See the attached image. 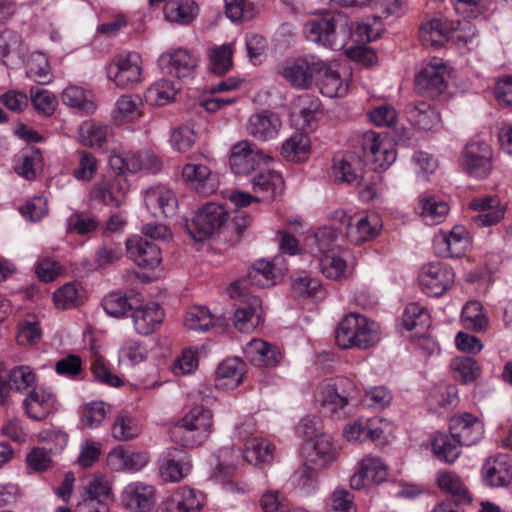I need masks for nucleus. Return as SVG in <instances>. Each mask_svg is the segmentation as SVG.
<instances>
[{
	"label": "nucleus",
	"mask_w": 512,
	"mask_h": 512,
	"mask_svg": "<svg viewBox=\"0 0 512 512\" xmlns=\"http://www.w3.org/2000/svg\"><path fill=\"white\" fill-rule=\"evenodd\" d=\"M142 107L139 95H122L116 101L113 119L118 125L134 122L142 116Z\"/></svg>",
	"instance_id": "42"
},
{
	"label": "nucleus",
	"mask_w": 512,
	"mask_h": 512,
	"mask_svg": "<svg viewBox=\"0 0 512 512\" xmlns=\"http://www.w3.org/2000/svg\"><path fill=\"white\" fill-rule=\"evenodd\" d=\"M213 428L212 412L197 405L172 428L171 437L183 447L195 448L202 445L210 436Z\"/></svg>",
	"instance_id": "3"
},
{
	"label": "nucleus",
	"mask_w": 512,
	"mask_h": 512,
	"mask_svg": "<svg viewBox=\"0 0 512 512\" xmlns=\"http://www.w3.org/2000/svg\"><path fill=\"white\" fill-rule=\"evenodd\" d=\"M128 257L138 266L154 269L162 261L161 249L148 239L134 236L126 241Z\"/></svg>",
	"instance_id": "21"
},
{
	"label": "nucleus",
	"mask_w": 512,
	"mask_h": 512,
	"mask_svg": "<svg viewBox=\"0 0 512 512\" xmlns=\"http://www.w3.org/2000/svg\"><path fill=\"white\" fill-rule=\"evenodd\" d=\"M245 364L238 358L225 359L216 370V387L234 389L243 381Z\"/></svg>",
	"instance_id": "39"
},
{
	"label": "nucleus",
	"mask_w": 512,
	"mask_h": 512,
	"mask_svg": "<svg viewBox=\"0 0 512 512\" xmlns=\"http://www.w3.org/2000/svg\"><path fill=\"white\" fill-rule=\"evenodd\" d=\"M250 182L253 193L261 201L275 199L284 189L282 176L270 169L261 170L251 178Z\"/></svg>",
	"instance_id": "31"
},
{
	"label": "nucleus",
	"mask_w": 512,
	"mask_h": 512,
	"mask_svg": "<svg viewBox=\"0 0 512 512\" xmlns=\"http://www.w3.org/2000/svg\"><path fill=\"white\" fill-rule=\"evenodd\" d=\"M27 76L41 84L45 85L51 82L52 74L47 57L42 52H33L26 61Z\"/></svg>",
	"instance_id": "49"
},
{
	"label": "nucleus",
	"mask_w": 512,
	"mask_h": 512,
	"mask_svg": "<svg viewBox=\"0 0 512 512\" xmlns=\"http://www.w3.org/2000/svg\"><path fill=\"white\" fill-rule=\"evenodd\" d=\"M319 267L322 274L328 279L339 280L346 276V261L336 254L320 256Z\"/></svg>",
	"instance_id": "59"
},
{
	"label": "nucleus",
	"mask_w": 512,
	"mask_h": 512,
	"mask_svg": "<svg viewBox=\"0 0 512 512\" xmlns=\"http://www.w3.org/2000/svg\"><path fill=\"white\" fill-rule=\"evenodd\" d=\"M24 407L29 418L37 421L46 419L58 409L56 395L44 388H35L24 400Z\"/></svg>",
	"instance_id": "25"
},
{
	"label": "nucleus",
	"mask_w": 512,
	"mask_h": 512,
	"mask_svg": "<svg viewBox=\"0 0 512 512\" xmlns=\"http://www.w3.org/2000/svg\"><path fill=\"white\" fill-rule=\"evenodd\" d=\"M462 320L466 328L482 331L488 325V319L478 301H469L462 309Z\"/></svg>",
	"instance_id": "57"
},
{
	"label": "nucleus",
	"mask_w": 512,
	"mask_h": 512,
	"mask_svg": "<svg viewBox=\"0 0 512 512\" xmlns=\"http://www.w3.org/2000/svg\"><path fill=\"white\" fill-rule=\"evenodd\" d=\"M406 114L408 120L420 130H434L441 123L439 112L426 102L409 103L406 106Z\"/></svg>",
	"instance_id": "33"
},
{
	"label": "nucleus",
	"mask_w": 512,
	"mask_h": 512,
	"mask_svg": "<svg viewBox=\"0 0 512 512\" xmlns=\"http://www.w3.org/2000/svg\"><path fill=\"white\" fill-rule=\"evenodd\" d=\"M147 356L148 349L146 344L136 339L125 340L118 353L119 363L127 367H133L144 362Z\"/></svg>",
	"instance_id": "47"
},
{
	"label": "nucleus",
	"mask_w": 512,
	"mask_h": 512,
	"mask_svg": "<svg viewBox=\"0 0 512 512\" xmlns=\"http://www.w3.org/2000/svg\"><path fill=\"white\" fill-rule=\"evenodd\" d=\"M177 89L174 84L167 79H161L151 85L146 93V100L157 106H163L174 100Z\"/></svg>",
	"instance_id": "52"
},
{
	"label": "nucleus",
	"mask_w": 512,
	"mask_h": 512,
	"mask_svg": "<svg viewBox=\"0 0 512 512\" xmlns=\"http://www.w3.org/2000/svg\"><path fill=\"white\" fill-rule=\"evenodd\" d=\"M315 399L325 414L334 419H345L358 405L360 390L349 378L335 377L318 385Z\"/></svg>",
	"instance_id": "1"
},
{
	"label": "nucleus",
	"mask_w": 512,
	"mask_h": 512,
	"mask_svg": "<svg viewBox=\"0 0 512 512\" xmlns=\"http://www.w3.org/2000/svg\"><path fill=\"white\" fill-rule=\"evenodd\" d=\"M468 248V233L463 226H454L448 234L440 232L434 237V249L440 257L460 258Z\"/></svg>",
	"instance_id": "19"
},
{
	"label": "nucleus",
	"mask_w": 512,
	"mask_h": 512,
	"mask_svg": "<svg viewBox=\"0 0 512 512\" xmlns=\"http://www.w3.org/2000/svg\"><path fill=\"white\" fill-rule=\"evenodd\" d=\"M82 289L77 283L63 285L54 292L53 299L57 308L66 310L78 306L82 298Z\"/></svg>",
	"instance_id": "56"
},
{
	"label": "nucleus",
	"mask_w": 512,
	"mask_h": 512,
	"mask_svg": "<svg viewBox=\"0 0 512 512\" xmlns=\"http://www.w3.org/2000/svg\"><path fill=\"white\" fill-rule=\"evenodd\" d=\"M232 56L231 45L223 44L212 48L209 54L212 72L219 75L228 72L233 65Z\"/></svg>",
	"instance_id": "58"
},
{
	"label": "nucleus",
	"mask_w": 512,
	"mask_h": 512,
	"mask_svg": "<svg viewBox=\"0 0 512 512\" xmlns=\"http://www.w3.org/2000/svg\"><path fill=\"white\" fill-rule=\"evenodd\" d=\"M110 166L113 170L118 171L121 175L125 173L137 172H158L162 163L159 157L150 150L139 152L122 151L113 152L109 159Z\"/></svg>",
	"instance_id": "8"
},
{
	"label": "nucleus",
	"mask_w": 512,
	"mask_h": 512,
	"mask_svg": "<svg viewBox=\"0 0 512 512\" xmlns=\"http://www.w3.org/2000/svg\"><path fill=\"white\" fill-rule=\"evenodd\" d=\"M282 126L279 116L271 111H261L250 116L247 123L248 133L261 141L275 138Z\"/></svg>",
	"instance_id": "30"
},
{
	"label": "nucleus",
	"mask_w": 512,
	"mask_h": 512,
	"mask_svg": "<svg viewBox=\"0 0 512 512\" xmlns=\"http://www.w3.org/2000/svg\"><path fill=\"white\" fill-rule=\"evenodd\" d=\"M106 74L118 88H133L142 82V59L136 52L117 55L107 65Z\"/></svg>",
	"instance_id": "6"
},
{
	"label": "nucleus",
	"mask_w": 512,
	"mask_h": 512,
	"mask_svg": "<svg viewBox=\"0 0 512 512\" xmlns=\"http://www.w3.org/2000/svg\"><path fill=\"white\" fill-rule=\"evenodd\" d=\"M305 37L318 45L339 50L350 37L351 27L345 14L325 12L304 24Z\"/></svg>",
	"instance_id": "2"
},
{
	"label": "nucleus",
	"mask_w": 512,
	"mask_h": 512,
	"mask_svg": "<svg viewBox=\"0 0 512 512\" xmlns=\"http://www.w3.org/2000/svg\"><path fill=\"white\" fill-rule=\"evenodd\" d=\"M121 505L129 512H152L155 506V488L135 481L127 484L120 495Z\"/></svg>",
	"instance_id": "15"
},
{
	"label": "nucleus",
	"mask_w": 512,
	"mask_h": 512,
	"mask_svg": "<svg viewBox=\"0 0 512 512\" xmlns=\"http://www.w3.org/2000/svg\"><path fill=\"white\" fill-rule=\"evenodd\" d=\"M30 98L34 108L43 115H52L57 107L56 97L46 89L31 88Z\"/></svg>",
	"instance_id": "64"
},
{
	"label": "nucleus",
	"mask_w": 512,
	"mask_h": 512,
	"mask_svg": "<svg viewBox=\"0 0 512 512\" xmlns=\"http://www.w3.org/2000/svg\"><path fill=\"white\" fill-rule=\"evenodd\" d=\"M382 220L377 213H359L349 218L346 235L354 244H361L375 239L381 229Z\"/></svg>",
	"instance_id": "16"
},
{
	"label": "nucleus",
	"mask_w": 512,
	"mask_h": 512,
	"mask_svg": "<svg viewBox=\"0 0 512 512\" xmlns=\"http://www.w3.org/2000/svg\"><path fill=\"white\" fill-rule=\"evenodd\" d=\"M310 151V139L302 133H295L282 146V155L287 160L302 161Z\"/></svg>",
	"instance_id": "51"
},
{
	"label": "nucleus",
	"mask_w": 512,
	"mask_h": 512,
	"mask_svg": "<svg viewBox=\"0 0 512 512\" xmlns=\"http://www.w3.org/2000/svg\"><path fill=\"white\" fill-rule=\"evenodd\" d=\"M447 76L448 69L443 60L434 57L416 74L415 84L420 91L438 96L447 87Z\"/></svg>",
	"instance_id": "13"
},
{
	"label": "nucleus",
	"mask_w": 512,
	"mask_h": 512,
	"mask_svg": "<svg viewBox=\"0 0 512 512\" xmlns=\"http://www.w3.org/2000/svg\"><path fill=\"white\" fill-rule=\"evenodd\" d=\"M436 485L444 493L452 495L458 503L470 504L472 496L461 476L450 470H439Z\"/></svg>",
	"instance_id": "34"
},
{
	"label": "nucleus",
	"mask_w": 512,
	"mask_h": 512,
	"mask_svg": "<svg viewBox=\"0 0 512 512\" xmlns=\"http://www.w3.org/2000/svg\"><path fill=\"white\" fill-rule=\"evenodd\" d=\"M227 217L224 207L216 203H207L185 220V228L191 238L203 241L219 230L227 221Z\"/></svg>",
	"instance_id": "5"
},
{
	"label": "nucleus",
	"mask_w": 512,
	"mask_h": 512,
	"mask_svg": "<svg viewBox=\"0 0 512 512\" xmlns=\"http://www.w3.org/2000/svg\"><path fill=\"white\" fill-rule=\"evenodd\" d=\"M197 14L198 5L194 0H169L164 6L165 19L171 23L188 25Z\"/></svg>",
	"instance_id": "40"
},
{
	"label": "nucleus",
	"mask_w": 512,
	"mask_h": 512,
	"mask_svg": "<svg viewBox=\"0 0 512 512\" xmlns=\"http://www.w3.org/2000/svg\"><path fill=\"white\" fill-rule=\"evenodd\" d=\"M418 280L427 295L439 297L453 286L455 272L443 262H431L421 268Z\"/></svg>",
	"instance_id": "9"
},
{
	"label": "nucleus",
	"mask_w": 512,
	"mask_h": 512,
	"mask_svg": "<svg viewBox=\"0 0 512 512\" xmlns=\"http://www.w3.org/2000/svg\"><path fill=\"white\" fill-rule=\"evenodd\" d=\"M160 69L173 77H190L197 67V59L188 50L183 48L171 49L158 58Z\"/></svg>",
	"instance_id": "17"
},
{
	"label": "nucleus",
	"mask_w": 512,
	"mask_h": 512,
	"mask_svg": "<svg viewBox=\"0 0 512 512\" xmlns=\"http://www.w3.org/2000/svg\"><path fill=\"white\" fill-rule=\"evenodd\" d=\"M77 165L73 169L72 175L78 181L89 182L98 171V160L89 151L79 150L76 153Z\"/></svg>",
	"instance_id": "55"
},
{
	"label": "nucleus",
	"mask_w": 512,
	"mask_h": 512,
	"mask_svg": "<svg viewBox=\"0 0 512 512\" xmlns=\"http://www.w3.org/2000/svg\"><path fill=\"white\" fill-rule=\"evenodd\" d=\"M184 325L189 330L205 332L213 325V315L205 306H193L184 317Z\"/></svg>",
	"instance_id": "54"
},
{
	"label": "nucleus",
	"mask_w": 512,
	"mask_h": 512,
	"mask_svg": "<svg viewBox=\"0 0 512 512\" xmlns=\"http://www.w3.org/2000/svg\"><path fill=\"white\" fill-rule=\"evenodd\" d=\"M457 26L447 18H433L420 26L419 40L426 48L439 49L457 32Z\"/></svg>",
	"instance_id": "18"
},
{
	"label": "nucleus",
	"mask_w": 512,
	"mask_h": 512,
	"mask_svg": "<svg viewBox=\"0 0 512 512\" xmlns=\"http://www.w3.org/2000/svg\"><path fill=\"white\" fill-rule=\"evenodd\" d=\"M191 465L188 461L178 458L168 452L167 456L161 460L159 467L160 475L167 482H178L190 472Z\"/></svg>",
	"instance_id": "46"
},
{
	"label": "nucleus",
	"mask_w": 512,
	"mask_h": 512,
	"mask_svg": "<svg viewBox=\"0 0 512 512\" xmlns=\"http://www.w3.org/2000/svg\"><path fill=\"white\" fill-rule=\"evenodd\" d=\"M140 434L137 421L128 413L120 412L111 426V435L117 441H130Z\"/></svg>",
	"instance_id": "50"
},
{
	"label": "nucleus",
	"mask_w": 512,
	"mask_h": 512,
	"mask_svg": "<svg viewBox=\"0 0 512 512\" xmlns=\"http://www.w3.org/2000/svg\"><path fill=\"white\" fill-rule=\"evenodd\" d=\"M182 177L193 189L203 195L212 194L218 187L217 175L203 164L188 162L183 167Z\"/></svg>",
	"instance_id": "28"
},
{
	"label": "nucleus",
	"mask_w": 512,
	"mask_h": 512,
	"mask_svg": "<svg viewBox=\"0 0 512 512\" xmlns=\"http://www.w3.org/2000/svg\"><path fill=\"white\" fill-rule=\"evenodd\" d=\"M111 129L108 125L84 122L79 129L80 142L91 148L102 147L110 136Z\"/></svg>",
	"instance_id": "48"
},
{
	"label": "nucleus",
	"mask_w": 512,
	"mask_h": 512,
	"mask_svg": "<svg viewBox=\"0 0 512 512\" xmlns=\"http://www.w3.org/2000/svg\"><path fill=\"white\" fill-rule=\"evenodd\" d=\"M448 212V204L435 196L422 197L417 207V213L429 225L441 223Z\"/></svg>",
	"instance_id": "44"
},
{
	"label": "nucleus",
	"mask_w": 512,
	"mask_h": 512,
	"mask_svg": "<svg viewBox=\"0 0 512 512\" xmlns=\"http://www.w3.org/2000/svg\"><path fill=\"white\" fill-rule=\"evenodd\" d=\"M268 161L270 157L249 141H240L232 147L230 165L235 174L250 175Z\"/></svg>",
	"instance_id": "12"
},
{
	"label": "nucleus",
	"mask_w": 512,
	"mask_h": 512,
	"mask_svg": "<svg viewBox=\"0 0 512 512\" xmlns=\"http://www.w3.org/2000/svg\"><path fill=\"white\" fill-rule=\"evenodd\" d=\"M244 447V458L252 465L267 464L274 458L275 446L262 437L247 439Z\"/></svg>",
	"instance_id": "41"
},
{
	"label": "nucleus",
	"mask_w": 512,
	"mask_h": 512,
	"mask_svg": "<svg viewBox=\"0 0 512 512\" xmlns=\"http://www.w3.org/2000/svg\"><path fill=\"white\" fill-rule=\"evenodd\" d=\"M128 190L129 185L124 176L104 178L91 186L89 200L97 204L118 208L124 203Z\"/></svg>",
	"instance_id": "10"
},
{
	"label": "nucleus",
	"mask_w": 512,
	"mask_h": 512,
	"mask_svg": "<svg viewBox=\"0 0 512 512\" xmlns=\"http://www.w3.org/2000/svg\"><path fill=\"white\" fill-rule=\"evenodd\" d=\"M149 462L148 455L144 452L125 450L117 447L108 454L109 465L117 471L138 472Z\"/></svg>",
	"instance_id": "35"
},
{
	"label": "nucleus",
	"mask_w": 512,
	"mask_h": 512,
	"mask_svg": "<svg viewBox=\"0 0 512 512\" xmlns=\"http://www.w3.org/2000/svg\"><path fill=\"white\" fill-rule=\"evenodd\" d=\"M226 16L233 22L250 21L258 14V7L251 0H224Z\"/></svg>",
	"instance_id": "53"
},
{
	"label": "nucleus",
	"mask_w": 512,
	"mask_h": 512,
	"mask_svg": "<svg viewBox=\"0 0 512 512\" xmlns=\"http://www.w3.org/2000/svg\"><path fill=\"white\" fill-rule=\"evenodd\" d=\"M202 507L201 494L188 487H179L165 502L166 512H199Z\"/></svg>",
	"instance_id": "36"
},
{
	"label": "nucleus",
	"mask_w": 512,
	"mask_h": 512,
	"mask_svg": "<svg viewBox=\"0 0 512 512\" xmlns=\"http://www.w3.org/2000/svg\"><path fill=\"white\" fill-rule=\"evenodd\" d=\"M362 159L351 152L335 155L331 167V177L335 183H353L363 175Z\"/></svg>",
	"instance_id": "27"
},
{
	"label": "nucleus",
	"mask_w": 512,
	"mask_h": 512,
	"mask_svg": "<svg viewBox=\"0 0 512 512\" xmlns=\"http://www.w3.org/2000/svg\"><path fill=\"white\" fill-rule=\"evenodd\" d=\"M267 288L275 284L274 265L270 261L258 260L248 271L247 277L237 280L229 288L231 298L248 295L247 285Z\"/></svg>",
	"instance_id": "14"
},
{
	"label": "nucleus",
	"mask_w": 512,
	"mask_h": 512,
	"mask_svg": "<svg viewBox=\"0 0 512 512\" xmlns=\"http://www.w3.org/2000/svg\"><path fill=\"white\" fill-rule=\"evenodd\" d=\"M262 301L257 296L249 298V302L238 308L234 313L235 328L244 333L253 331L262 322Z\"/></svg>",
	"instance_id": "38"
},
{
	"label": "nucleus",
	"mask_w": 512,
	"mask_h": 512,
	"mask_svg": "<svg viewBox=\"0 0 512 512\" xmlns=\"http://www.w3.org/2000/svg\"><path fill=\"white\" fill-rule=\"evenodd\" d=\"M323 65V60L310 55L287 60L278 68V74L295 88H309L316 78V71Z\"/></svg>",
	"instance_id": "7"
},
{
	"label": "nucleus",
	"mask_w": 512,
	"mask_h": 512,
	"mask_svg": "<svg viewBox=\"0 0 512 512\" xmlns=\"http://www.w3.org/2000/svg\"><path fill=\"white\" fill-rule=\"evenodd\" d=\"M450 433L462 446H471L477 443L484 431L481 420L470 414L463 413L450 419Z\"/></svg>",
	"instance_id": "24"
},
{
	"label": "nucleus",
	"mask_w": 512,
	"mask_h": 512,
	"mask_svg": "<svg viewBox=\"0 0 512 512\" xmlns=\"http://www.w3.org/2000/svg\"><path fill=\"white\" fill-rule=\"evenodd\" d=\"M85 500H95L101 506L112 495V488L108 480L102 476H93L85 487Z\"/></svg>",
	"instance_id": "60"
},
{
	"label": "nucleus",
	"mask_w": 512,
	"mask_h": 512,
	"mask_svg": "<svg viewBox=\"0 0 512 512\" xmlns=\"http://www.w3.org/2000/svg\"><path fill=\"white\" fill-rule=\"evenodd\" d=\"M62 102L82 113H92L96 109L92 94L76 85H70L63 90Z\"/></svg>",
	"instance_id": "45"
},
{
	"label": "nucleus",
	"mask_w": 512,
	"mask_h": 512,
	"mask_svg": "<svg viewBox=\"0 0 512 512\" xmlns=\"http://www.w3.org/2000/svg\"><path fill=\"white\" fill-rule=\"evenodd\" d=\"M492 152L485 142H471L464 151V167L473 177L485 178L492 169Z\"/></svg>",
	"instance_id": "22"
},
{
	"label": "nucleus",
	"mask_w": 512,
	"mask_h": 512,
	"mask_svg": "<svg viewBox=\"0 0 512 512\" xmlns=\"http://www.w3.org/2000/svg\"><path fill=\"white\" fill-rule=\"evenodd\" d=\"M244 354L248 361L259 367H274L281 357L276 346L261 339H252L248 342Z\"/></svg>",
	"instance_id": "32"
},
{
	"label": "nucleus",
	"mask_w": 512,
	"mask_h": 512,
	"mask_svg": "<svg viewBox=\"0 0 512 512\" xmlns=\"http://www.w3.org/2000/svg\"><path fill=\"white\" fill-rule=\"evenodd\" d=\"M132 321L135 331L148 336L156 331L164 319V311L159 304L149 302L132 309Z\"/></svg>",
	"instance_id": "29"
},
{
	"label": "nucleus",
	"mask_w": 512,
	"mask_h": 512,
	"mask_svg": "<svg viewBox=\"0 0 512 512\" xmlns=\"http://www.w3.org/2000/svg\"><path fill=\"white\" fill-rule=\"evenodd\" d=\"M293 483L302 494L309 495L317 488V472L314 468L302 465L293 475Z\"/></svg>",
	"instance_id": "63"
},
{
	"label": "nucleus",
	"mask_w": 512,
	"mask_h": 512,
	"mask_svg": "<svg viewBox=\"0 0 512 512\" xmlns=\"http://www.w3.org/2000/svg\"><path fill=\"white\" fill-rule=\"evenodd\" d=\"M388 469L381 458L366 456L358 464V470L350 479L353 489H362L372 484H379L387 479Z\"/></svg>",
	"instance_id": "20"
},
{
	"label": "nucleus",
	"mask_w": 512,
	"mask_h": 512,
	"mask_svg": "<svg viewBox=\"0 0 512 512\" xmlns=\"http://www.w3.org/2000/svg\"><path fill=\"white\" fill-rule=\"evenodd\" d=\"M322 95L334 98L344 97L349 92V80L342 77L337 69L323 60V65L316 71L314 80Z\"/></svg>",
	"instance_id": "23"
},
{
	"label": "nucleus",
	"mask_w": 512,
	"mask_h": 512,
	"mask_svg": "<svg viewBox=\"0 0 512 512\" xmlns=\"http://www.w3.org/2000/svg\"><path fill=\"white\" fill-rule=\"evenodd\" d=\"M102 306L105 312L113 317H124L128 311L133 309L129 299L121 293L112 292L102 300Z\"/></svg>",
	"instance_id": "62"
},
{
	"label": "nucleus",
	"mask_w": 512,
	"mask_h": 512,
	"mask_svg": "<svg viewBox=\"0 0 512 512\" xmlns=\"http://www.w3.org/2000/svg\"><path fill=\"white\" fill-rule=\"evenodd\" d=\"M451 367L455 378L465 384L473 382L479 375L477 362L470 357L455 358L451 363Z\"/></svg>",
	"instance_id": "61"
},
{
	"label": "nucleus",
	"mask_w": 512,
	"mask_h": 512,
	"mask_svg": "<svg viewBox=\"0 0 512 512\" xmlns=\"http://www.w3.org/2000/svg\"><path fill=\"white\" fill-rule=\"evenodd\" d=\"M144 202L149 212L155 217L173 216L178 207L174 192L165 186H155L146 190Z\"/></svg>",
	"instance_id": "26"
},
{
	"label": "nucleus",
	"mask_w": 512,
	"mask_h": 512,
	"mask_svg": "<svg viewBox=\"0 0 512 512\" xmlns=\"http://www.w3.org/2000/svg\"><path fill=\"white\" fill-rule=\"evenodd\" d=\"M362 149L368 160L374 163L375 170L387 169L396 160V151L386 135L368 131L362 138Z\"/></svg>",
	"instance_id": "11"
},
{
	"label": "nucleus",
	"mask_w": 512,
	"mask_h": 512,
	"mask_svg": "<svg viewBox=\"0 0 512 512\" xmlns=\"http://www.w3.org/2000/svg\"><path fill=\"white\" fill-rule=\"evenodd\" d=\"M482 474L490 486H506L512 481V466L508 462L507 456L498 455L486 460L482 468Z\"/></svg>",
	"instance_id": "37"
},
{
	"label": "nucleus",
	"mask_w": 512,
	"mask_h": 512,
	"mask_svg": "<svg viewBox=\"0 0 512 512\" xmlns=\"http://www.w3.org/2000/svg\"><path fill=\"white\" fill-rule=\"evenodd\" d=\"M461 444L450 433H437L432 442L434 455L447 464L454 463L461 454Z\"/></svg>",
	"instance_id": "43"
},
{
	"label": "nucleus",
	"mask_w": 512,
	"mask_h": 512,
	"mask_svg": "<svg viewBox=\"0 0 512 512\" xmlns=\"http://www.w3.org/2000/svg\"><path fill=\"white\" fill-rule=\"evenodd\" d=\"M335 339L342 349H367L379 340L375 322L358 313H349L339 322Z\"/></svg>",
	"instance_id": "4"
}]
</instances>
